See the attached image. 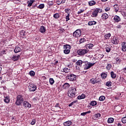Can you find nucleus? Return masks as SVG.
<instances>
[{
  "label": "nucleus",
  "instance_id": "f257e3e1",
  "mask_svg": "<svg viewBox=\"0 0 126 126\" xmlns=\"http://www.w3.org/2000/svg\"><path fill=\"white\" fill-rule=\"evenodd\" d=\"M24 101V99L23 98V96L21 94H19L17 96V100L16 101L15 104L17 106H20L22 102Z\"/></svg>",
  "mask_w": 126,
  "mask_h": 126
},
{
  "label": "nucleus",
  "instance_id": "f03ea898",
  "mask_svg": "<svg viewBox=\"0 0 126 126\" xmlns=\"http://www.w3.org/2000/svg\"><path fill=\"white\" fill-rule=\"evenodd\" d=\"M89 52V50L87 48L84 49H80L77 51V54H78L79 56H84L85 54H87Z\"/></svg>",
  "mask_w": 126,
  "mask_h": 126
},
{
  "label": "nucleus",
  "instance_id": "7ed1b4c3",
  "mask_svg": "<svg viewBox=\"0 0 126 126\" xmlns=\"http://www.w3.org/2000/svg\"><path fill=\"white\" fill-rule=\"evenodd\" d=\"M102 11V9H100L98 8H95L92 13L93 17H97V16L98 15V13H101Z\"/></svg>",
  "mask_w": 126,
  "mask_h": 126
},
{
  "label": "nucleus",
  "instance_id": "20e7f679",
  "mask_svg": "<svg viewBox=\"0 0 126 126\" xmlns=\"http://www.w3.org/2000/svg\"><path fill=\"white\" fill-rule=\"evenodd\" d=\"M76 78V75L73 74H69L66 76V79H68L69 81H74Z\"/></svg>",
  "mask_w": 126,
  "mask_h": 126
},
{
  "label": "nucleus",
  "instance_id": "39448f33",
  "mask_svg": "<svg viewBox=\"0 0 126 126\" xmlns=\"http://www.w3.org/2000/svg\"><path fill=\"white\" fill-rule=\"evenodd\" d=\"M29 89L31 92H34V91H36V89H37V86L34 84H31L29 86Z\"/></svg>",
  "mask_w": 126,
  "mask_h": 126
},
{
  "label": "nucleus",
  "instance_id": "423d86ee",
  "mask_svg": "<svg viewBox=\"0 0 126 126\" xmlns=\"http://www.w3.org/2000/svg\"><path fill=\"white\" fill-rule=\"evenodd\" d=\"M85 63L86 66L84 67V69H89V68L92 67L95 64V63H89L88 62H85Z\"/></svg>",
  "mask_w": 126,
  "mask_h": 126
},
{
  "label": "nucleus",
  "instance_id": "0eeeda50",
  "mask_svg": "<svg viewBox=\"0 0 126 126\" xmlns=\"http://www.w3.org/2000/svg\"><path fill=\"white\" fill-rule=\"evenodd\" d=\"M73 35L74 37H76L77 38L80 37V36H81V31H80V30H77L73 32Z\"/></svg>",
  "mask_w": 126,
  "mask_h": 126
},
{
  "label": "nucleus",
  "instance_id": "6e6552de",
  "mask_svg": "<svg viewBox=\"0 0 126 126\" xmlns=\"http://www.w3.org/2000/svg\"><path fill=\"white\" fill-rule=\"evenodd\" d=\"M23 106L24 107V108H31V105L30 103L26 101H24Z\"/></svg>",
  "mask_w": 126,
  "mask_h": 126
},
{
  "label": "nucleus",
  "instance_id": "1a4fd4ad",
  "mask_svg": "<svg viewBox=\"0 0 126 126\" xmlns=\"http://www.w3.org/2000/svg\"><path fill=\"white\" fill-rule=\"evenodd\" d=\"M122 51L126 52V42H123L121 44Z\"/></svg>",
  "mask_w": 126,
  "mask_h": 126
},
{
  "label": "nucleus",
  "instance_id": "9d476101",
  "mask_svg": "<svg viewBox=\"0 0 126 126\" xmlns=\"http://www.w3.org/2000/svg\"><path fill=\"white\" fill-rule=\"evenodd\" d=\"M111 42L114 45H118V44H119V40H118L117 37L113 38V39L111 40Z\"/></svg>",
  "mask_w": 126,
  "mask_h": 126
},
{
  "label": "nucleus",
  "instance_id": "9b49d317",
  "mask_svg": "<svg viewBox=\"0 0 126 126\" xmlns=\"http://www.w3.org/2000/svg\"><path fill=\"white\" fill-rule=\"evenodd\" d=\"M56 1L58 5H60V4L64 3L65 0H56Z\"/></svg>",
  "mask_w": 126,
  "mask_h": 126
},
{
  "label": "nucleus",
  "instance_id": "f8f14e48",
  "mask_svg": "<svg viewBox=\"0 0 126 126\" xmlns=\"http://www.w3.org/2000/svg\"><path fill=\"white\" fill-rule=\"evenodd\" d=\"M20 58V55H19L17 56H13L12 58V61H14V62H15L16 61H18Z\"/></svg>",
  "mask_w": 126,
  "mask_h": 126
},
{
  "label": "nucleus",
  "instance_id": "ddd939ff",
  "mask_svg": "<svg viewBox=\"0 0 126 126\" xmlns=\"http://www.w3.org/2000/svg\"><path fill=\"white\" fill-rule=\"evenodd\" d=\"M97 24V22L95 21H89L88 23V25L89 26H92V25H96Z\"/></svg>",
  "mask_w": 126,
  "mask_h": 126
},
{
  "label": "nucleus",
  "instance_id": "4468645a",
  "mask_svg": "<svg viewBox=\"0 0 126 126\" xmlns=\"http://www.w3.org/2000/svg\"><path fill=\"white\" fill-rule=\"evenodd\" d=\"M14 52L16 54H17V53H19V52H21V48L18 46H16L14 50Z\"/></svg>",
  "mask_w": 126,
  "mask_h": 126
},
{
  "label": "nucleus",
  "instance_id": "2eb2a0df",
  "mask_svg": "<svg viewBox=\"0 0 126 126\" xmlns=\"http://www.w3.org/2000/svg\"><path fill=\"white\" fill-rule=\"evenodd\" d=\"M39 31L41 33H45L46 32V28L44 26H41Z\"/></svg>",
  "mask_w": 126,
  "mask_h": 126
},
{
  "label": "nucleus",
  "instance_id": "dca6fc26",
  "mask_svg": "<svg viewBox=\"0 0 126 126\" xmlns=\"http://www.w3.org/2000/svg\"><path fill=\"white\" fill-rule=\"evenodd\" d=\"M114 20L115 22H120L121 21V18L119 16L115 15L114 17Z\"/></svg>",
  "mask_w": 126,
  "mask_h": 126
},
{
  "label": "nucleus",
  "instance_id": "f3484780",
  "mask_svg": "<svg viewBox=\"0 0 126 126\" xmlns=\"http://www.w3.org/2000/svg\"><path fill=\"white\" fill-rule=\"evenodd\" d=\"M70 85H69V84L67 83H65V84H64L63 86V89H68V88H69Z\"/></svg>",
  "mask_w": 126,
  "mask_h": 126
},
{
  "label": "nucleus",
  "instance_id": "a211bd4d",
  "mask_svg": "<svg viewBox=\"0 0 126 126\" xmlns=\"http://www.w3.org/2000/svg\"><path fill=\"white\" fill-rule=\"evenodd\" d=\"M88 4L90 6H93L96 4V2L94 0H91L88 2Z\"/></svg>",
  "mask_w": 126,
  "mask_h": 126
},
{
  "label": "nucleus",
  "instance_id": "6ab92c4d",
  "mask_svg": "<svg viewBox=\"0 0 126 126\" xmlns=\"http://www.w3.org/2000/svg\"><path fill=\"white\" fill-rule=\"evenodd\" d=\"M64 50H70L71 46L69 44H65L63 45Z\"/></svg>",
  "mask_w": 126,
  "mask_h": 126
},
{
  "label": "nucleus",
  "instance_id": "aec40b11",
  "mask_svg": "<svg viewBox=\"0 0 126 126\" xmlns=\"http://www.w3.org/2000/svg\"><path fill=\"white\" fill-rule=\"evenodd\" d=\"M71 124H72V122H71L70 121H68L64 122L63 125L64 126H69L70 125H71Z\"/></svg>",
  "mask_w": 126,
  "mask_h": 126
},
{
  "label": "nucleus",
  "instance_id": "412c9836",
  "mask_svg": "<svg viewBox=\"0 0 126 126\" xmlns=\"http://www.w3.org/2000/svg\"><path fill=\"white\" fill-rule=\"evenodd\" d=\"M83 63H84V62L81 60H79L76 63V64L80 67L82 65Z\"/></svg>",
  "mask_w": 126,
  "mask_h": 126
},
{
  "label": "nucleus",
  "instance_id": "4be33fe9",
  "mask_svg": "<svg viewBox=\"0 0 126 126\" xmlns=\"http://www.w3.org/2000/svg\"><path fill=\"white\" fill-rule=\"evenodd\" d=\"M75 95V94L71 93L70 91L68 92V96H69L70 98H74Z\"/></svg>",
  "mask_w": 126,
  "mask_h": 126
},
{
  "label": "nucleus",
  "instance_id": "5701e85b",
  "mask_svg": "<svg viewBox=\"0 0 126 126\" xmlns=\"http://www.w3.org/2000/svg\"><path fill=\"white\" fill-rule=\"evenodd\" d=\"M4 101L5 103H7V104H8L9 102H10V98H9V96H6L5 97V99H4Z\"/></svg>",
  "mask_w": 126,
  "mask_h": 126
},
{
  "label": "nucleus",
  "instance_id": "b1692460",
  "mask_svg": "<svg viewBox=\"0 0 126 126\" xmlns=\"http://www.w3.org/2000/svg\"><path fill=\"white\" fill-rule=\"evenodd\" d=\"M25 31L22 30L20 32V35L24 38H26V35L25 34Z\"/></svg>",
  "mask_w": 126,
  "mask_h": 126
},
{
  "label": "nucleus",
  "instance_id": "393cba45",
  "mask_svg": "<svg viewBox=\"0 0 126 126\" xmlns=\"http://www.w3.org/2000/svg\"><path fill=\"white\" fill-rule=\"evenodd\" d=\"M86 96L84 94H82L81 95H78L77 97V99L78 100H81V99H85Z\"/></svg>",
  "mask_w": 126,
  "mask_h": 126
},
{
  "label": "nucleus",
  "instance_id": "a878e982",
  "mask_svg": "<svg viewBox=\"0 0 126 126\" xmlns=\"http://www.w3.org/2000/svg\"><path fill=\"white\" fill-rule=\"evenodd\" d=\"M102 19H108L109 15L107 13H103L101 16Z\"/></svg>",
  "mask_w": 126,
  "mask_h": 126
},
{
  "label": "nucleus",
  "instance_id": "bb28decb",
  "mask_svg": "<svg viewBox=\"0 0 126 126\" xmlns=\"http://www.w3.org/2000/svg\"><path fill=\"white\" fill-rule=\"evenodd\" d=\"M95 83H98V84H101L102 83V80L100 78H95Z\"/></svg>",
  "mask_w": 126,
  "mask_h": 126
},
{
  "label": "nucleus",
  "instance_id": "cd10ccee",
  "mask_svg": "<svg viewBox=\"0 0 126 126\" xmlns=\"http://www.w3.org/2000/svg\"><path fill=\"white\" fill-rule=\"evenodd\" d=\"M110 74L112 78H113V79H115V78H116L117 75L116 74V73H115V72H114V71H111L110 72Z\"/></svg>",
  "mask_w": 126,
  "mask_h": 126
},
{
  "label": "nucleus",
  "instance_id": "c85d7f7f",
  "mask_svg": "<svg viewBox=\"0 0 126 126\" xmlns=\"http://www.w3.org/2000/svg\"><path fill=\"white\" fill-rule=\"evenodd\" d=\"M119 9L120 8L119 7V5H118V4H115L114 5V9L115 10V12H118Z\"/></svg>",
  "mask_w": 126,
  "mask_h": 126
},
{
  "label": "nucleus",
  "instance_id": "c756f323",
  "mask_svg": "<svg viewBox=\"0 0 126 126\" xmlns=\"http://www.w3.org/2000/svg\"><path fill=\"white\" fill-rule=\"evenodd\" d=\"M63 72H65V73H68V72H70V70L68 69L67 68H64L63 69Z\"/></svg>",
  "mask_w": 126,
  "mask_h": 126
},
{
  "label": "nucleus",
  "instance_id": "7c9ffc66",
  "mask_svg": "<svg viewBox=\"0 0 126 126\" xmlns=\"http://www.w3.org/2000/svg\"><path fill=\"white\" fill-rule=\"evenodd\" d=\"M63 53L65 55H68V54H69V53H70V49H64L63 50Z\"/></svg>",
  "mask_w": 126,
  "mask_h": 126
},
{
  "label": "nucleus",
  "instance_id": "2f4dec72",
  "mask_svg": "<svg viewBox=\"0 0 126 126\" xmlns=\"http://www.w3.org/2000/svg\"><path fill=\"white\" fill-rule=\"evenodd\" d=\"M33 2H34V1L31 0L28 1V6H31L32 4H33Z\"/></svg>",
  "mask_w": 126,
  "mask_h": 126
},
{
  "label": "nucleus",
  "instance_id": "473e14b6",
  "mask_svg": "<svg viewBox=\"0 0 126 126\" xmlns=\"http://www.w3.org/2000/svg\"><path fill=\"white\" fill-rule=\"evenodd\" d=\"M53 17H54L55 19H58V18H60V14H59L58 13H56L53 15Z\"/></svg>",
  "mask_w": 126,
  "mask_h": 126
},
{
  "label": "nucleus",
  "instance_id": "72a5a7b5",
  "mask_svg": "<svg viewBox=\"0 0 126 126\" xmlns=\"http://www.w3.org/2000/svg\"><path fill=\"white\" fill-rule=\"evenodd\" d=\"M94 47V44L91 43L87 45V48L89 49H92V48Z\"/></svg>",
  "mask_w": 126,
  "mask_h": 126
},
{
  "label": "nucleus",
  "instance_id": "f704fd0d",
  "mask_svg": "<svg viewBox=\"0 0 126 126\" xmlns=\"http://www.w3.org/2000/svg\"><path fill=\"white\" fill-rule=\"evenodd\" d=\"M108 124H112V123H114V118H110L108 120Z\"/></svg>",
  "mask_w": 126,
  "mask_h": 126
},
{
  "label": "nucleus",
  "instance_id": "c9c22d12",
  "mask_svg": "<svg viewBox=\"0 0 126 126\" xmlns=\"http://www.w3.org/2000/svg\"><path fill=\"white\" fill-rule=\"evenodd\" d=\"M91 106H96L97 105V102L96 101H92L90 103Z\"/></svg>",
  "mask_w": 126,
  "mask_h": 126
},
{
  "label": "nucleus",
  "instance_id": "e433bc0d",
  "mask_svg": "<svg viewBox=\"0 0 126 126\" xmlns=\"http://www.w3.org/2000/svg\"><path fill=\"white\" fill-rule=\"evenodd\" d=\"M71 93H74L75 94V92L76 91V89L73 87L71 88V90L70 91Z\"/></svg>",
  "mask_w": 126,
  "mask_h": 126
},
{
  "label": "nucleus",
  "instance_id": "4c0bfd02",
  "mask_svg": "<svg viewBox=\"0 0 126 126\" xmlns=\"http://www.w3.org/2000/svg\"><path fill=\"white\" fill-rule=\"evenodd\" d=\"M49 82L51 85H53L55 83V80H54L53 78H51L49 79Z\"/></svg>",
  "mask_w": 126,
  "mask_h": 126
},
{
  "label": "nucleus",
  "instance_id": "58836bf2",
  "mask_svg": "<svg viewBox=\"0 0 126 126\" xmlns=\"http://www.w3.org/2000/svg\"><path fill=\"white\" fill-rule=\"evenodd\" d=\"M101 76L103 79H105L107 77V74L106 73H102L101 74Z\"/></svg>",
  "mask_w": 126,
  "mask_h": 126
},
{
  "label": "nucleus",
  "instance_id": "ea45409f",
  "mask_svg": "<svg viewBox=\"0 0 126 126\" xmlns=\"http://www.w3.org/2000/svg\"><path fill=\"white\" fill-rule=\"evenodd\" d=\"M45 7V5L44 4H40L37 8H39L40 9H43Z\"/></svg>",
  "mask_w": 126,
  "mask_h": 126
},
{
  "label": "nucleus",
  "instance_id": "a19ab883",
  "mask_svg": "<svg viewBox=\"0 0 126 126\" xmlns=\"http://www.w3.org/2000/svg\"><path fill=\"white\" fill-rule=\"evenodd\" d=\"M111 67H112V64L110 63H107L106 69H107L108 70H110V69H111Z\"/></svg>",
  "mask_w": 126,
  "mask_h": 126
},
{
  "label": "nucleus",
  "instance_id": "79ce46f5",
  "mask_svg": "<svg viewBox=\"0 0 126 126\" xmlns=\"http://www.w3.org/2000/svg\"><path fill=\"white\" fill-rule=\"evenodd\" d=\"M91 83H92V84H95L96 83V80L95 78H92L90 80Z\"/></svg>",
  "mask_w": 126,
  "mask_h": 126
},
{
  "label": "nucleus",
  "instance_id": "37998d69",
  "mask_svg": "<svg viewBox=\"0 0 126 126\" xmlns=\"http://www.w3.org/2000/svg\"><path fill=\"white\" fill-rule=\"evenodd\" d=\"M104 37H105V39H109L110 37H111V34L110 33H109L107 34H105L104 35Z\"/></svg>",
  "mask_w": 126,
  "mask_h": 126
},
{
  "label": "nucleus",
  "instance_id": "c03bdc74",
  "mask_svg": "<svg viewBox=\"0 0 126 126\" xmlns=\"http://www.w3.org/2000/svg\"><path fill=\"white\" fill-rule=\"evenodd\" d=\"M29 74L31 75V76H34L35 75V72L32 70L29 72Z\"/></svg>",
  "mask_w": 126,
  "mask_h": 126
},
{
  "label": "nucleus",
  "instance_id": "a18cd8bd",
  "mask_svg": "<svg viewBox=\"0 0 126 126\" xmlns=\"http://www.w3.org/2000/svg\"><path fill=\"white\" fill-rule=\"evenodd\" d=\"M86 41V39H85V38H81L79 40L80 43H84V42H85Z\"/></svg>",
  "mask_w": 126,
  "mask_h": 126
},
{
  "label": "nucleus",
  "instance_id": "49530a36",
  "mask_svg": "<svg viewBox=\"0 0 126 126\" xmlns=\"http://www.w3.org/2000/svg\"><path fill=\"white\" fill-rule=\"evenodd\" d=\"M106 86L108 87L112 86V82L111 81L107 82L106 83Z\"/></svg>",
  "mask_w": 126,
  "mask_h": 126
},
{
  "label": "nucleus",
  "instance_id": "de8ad7c7",
  "mask_svg": "<svg viewBox=\"0 0 126 126\" xmlns=\"http://www.w3.org/2000/svg\"><path fill=\"white\" fill-rule=\"evenodd\" d=\"M105 97L103 95L100 96L99 98V101H104V100H105Z\"/></svg>",
  "mask_w": 126,
  "mask_h": 126
},
{
  "label": "nucleus",
  "instance_id": "09e8293b",
  "mask_svg": "<svg viewBox=\"0 0 126 126\" xmlns=\"http://www.w3.org/2000/svg\"><path fill=\"white\" fill-rule=\"evenodd\" d=\"M122 122L123 124H126V116L122 119Z\"/></svg>",
  "mask_w": 126,
  "mask_h": 126
},
{
  "label": "nucleus",
  "instance_id": "8fccbe9b",
  "mask_svg": "<svg viewBox=\"0 0 126 126\" xmlns=\"http://www.w3.org/2000/svg\"><path fill=\"white\" fill-rule=\"evenodd\" d=\"M95 117L96 119H100V117H101V114L100 113H97L95 114Z\"/></svg>",
  "mask_w": 126,
  "mask_h": 126
},
{
  "label": "nucleus",
  "instance_id": "3c124183",
  "mask_svg": "<svg viewBox=\"0 0 126 126\" xmlns=\"http://www.w3.org/2000/svg\"><path fill=\"white\" fill-rule=\"evenodd\" d=\"M35 124H36V120L35 119L32 120V122L31 123V124L32 126H34V125H35Z\"/></svg>",
  "mask_w": 126,
  "mask_h": 126
},
{
  "label": "nucleus",
  "instance_id": "603ef678",
  "mask_svg": "<svg viewBox=\"0 0 126 126\" xmlns=\"http://www.w3.org/2000/svg\"><path fill=\"white\" fill-rule=\"evenodd\" d=\"M105 49H106V52H107V53H109V52H110L111 51V48L110 47H106L105 48Z\"/></svg>",
  "mask_w": 126,
  "mask_h": 126
},
{
  "label": "nucleus",
  "instance_id": "864d4df0",
  "mask_svg": "<svg viewBox=\"0 0 126 126\" xmlns=\"http://www.w3.org/2000/svg\"><path fill=\"white\" fill-rule=\"evenodd\" d=\"M116 61L118 63H121V59L119 57L116 58Z\"/></svg>",
  "mask_w": 126,
  "mask_h": 126
},
{
  "label": "nucleus",
  "instance_id": "5fc2aeb1",
  "mask_svg": "<svg viewBox=\"0 0 126 126\" xmlns=\"http://www.w3.org/2000/svg\"><path fill=\"white\" fill-rule=\"evenodd\" d=\"M38 100H39V98H38V97H35L32 99V101H33V102H37Z\"/></svg>",
  "mask_w": 126,
  "mask_h": 126
},
{
  "label": "nucleus",
  "instance_id": "6e6d98bb",
  "mask_svg": "<svg viewBox=\"0 0 126 126\" xmlns=\"http://www.w3.org/2000/svg\"><path fill=\"white\" fill-rule=\"evenodd\" d=\"M66 21H68V20H70V18H69V13H68V15L66 16Z\"/></svg>",
  "mask_w": 126,
  "mask_h": 126
},
{
  "label": "nucleus",
  "instance_id": "4d7b16f0",
  "mask_svg": "<svg viewBox=\"0 0 126 126\" xmlns=\"http://www.w3.org/2000/svg\"><path fill=\"white\" fill-rule=\"evenodd\" d=\"M70 10V9H68V8L65 9V12L66 13H69V12Z\"/></svg>",
  "mask_w": 126,
  "mask_h": 126
},
{
  "label": "nucleus",
  "instance_id": "13d9d810",
  "mask_svg": "<svg viewBox=\"0 0 126 126\" xmlns=\"http://www.w3.org/2000/svg\"><path fill=\"white\" fill-rule=\"evenodd\" d=\"M84 11V10H80V11L78 12V14H80L81 13H82Z\"/></svg>",
  "mask_w": 126,
  "mask_h": 126
},
{
  "label": "nucleus",
  "instance_id": "bf43d9fd",
  "mask_svg": "<svg viewBox=\"0 0 126 126\" xmlns=\"http://www.w3.org/2000/svg\"><path fill=\"white\" fill-rule=\"evenodd\" d=\"M87 114V113H86V112H83V113H81V116H85Z\"/></svg>",
  "mask_w": 126,
  "mask_h": 126
},
{
  "label": "nucleus",
  "instance_id": "052dcab7",
  "mask_svg": "<svg viewBox=\"0 0 126 126\" xmlns=\"http://www.w3.org/2000/svg\"><path fill=\"white\" fill-rule=\"evenodd\" d=\"M105 11H109V10H110V8L109 7H106L105 9Z\"/></svg>",
  "mask_w": 126,
  "mask_h": 126
},
{
  "label": "nucleus",
  "instance_id": "680f3d73",
  "mask_svg": "<svg viewBox=\"0 0 126 126\" xmlns=\"http://www.w3.org/2000/svg\"><path fill=\"white\" fill-rule=\"evenodd\" d=\"M48 4H49V5H54V3H53V2H49Z\"/></svg>",
  "mask_w": 126,
  "mask_h": 126
},
{
  "label": "nucleus",
  "instance_id": "e2e57ef3",
  "mask_svg": "<svg viewBox=\"0 0 126 126\" xmlns=\"http://www.w3.org/2000/svg\"><path fill=\"white\" fill-rule=\"evenodd\" d=\"M123 70L124 71V72H125V73H126V67L125 68H124L123 69Z\"/></svg>",
  "mask_w": 126,
  "mask_h": 126
},
{
  "label": "nucleus",
  "instance_id": "0e129e2a",
  "mask_svg": "<svg viewBox=\"0 0 126 126\" xmlns=\"http://www.w3.org/2000/svg\"><path fill=\"white\" fill-rule=\"evenodd\" d=\"M59 106H60V103H57V104L55 105V107L56 108H57V107H59Z\"/></svg>",
  "mask_w": 126,
  "mask_h": 126
},
{
  "label": "nucleus",
  "instance_id": "69168bd1",
  "mask_svg": "<svg viewBox=\"0 0 126 126\" xmlns=\"http://www.w3.org/2000/svg\"><path fill=\"white\" fill-rule=\"evenodd\" d=\"M72 105H73V102H72L71 103H70L68 106L69 107H71V106H72Z\"/></svg>",
  "mask_w": 126,
  "mask_h": 126
},
{
  "label": "nucleus",
  "instance_id": "338daca9",
  "mask_svg": "<svg viewBox=\"0 0 126 126\" xmlns=\"http://www.w3.org/2000/svg\"><path fill=\"white\" fill-rule=\"evenodd\" d=\"M117 28H122V26L121 25L117 26Z\"/></svg>",
  "mask_w": 126,
  "mask_h": 126
},
{
  "label": "nucleus",
  "instance_id": "774afa93",
  "mask_svg": "<svg viewBox=\"0 0 126 126\" xmlns=\"http://www.w3.org/2000/svg\"><path fill=\"white\" fill-rule=\"evenodd\" d=\"M118 126H122V124H121V123H118Z\"/></svg>",
  "mask_w": 126,
  "mask_h": 126
}]
</instances>
